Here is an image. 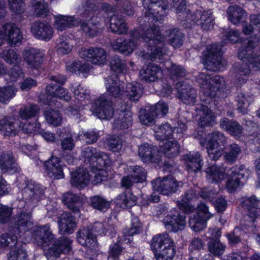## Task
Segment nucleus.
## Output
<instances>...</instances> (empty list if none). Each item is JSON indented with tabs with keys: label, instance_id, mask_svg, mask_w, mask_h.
Instances as JSON below:
<instances>
[{
	"label": "nucleus",
	"instance_id": "14",
	"mask_svg": "<svg viewBox=\"0 0 260 260\" xmlns=\"http://www.w3.org/2000/svg\"><path fill=\"white\" fill-rule=\"evenodd\" d=\"M92 113L102 119H110L114 114L112 102L105 96H100L93 104Z\"/></svg>",
	"mask_w": 260,
	"mask_h": 260
},
{
	"label": "nucleus",
	"instance_id": "7",
	"mask_svg": "<svg viewBox=\"0 0 260 260\" xmlns=\"http://www.w3.org/2000/svg\"><path fill=\"white\" fill-rule=\"evenodd\" d=\"M85 162L96 170H105L110 160L109 156L104 152L98 151L93 147H87L82 152Z\"/></svg>",
	"mask_w": 260,
	"mask_h": 260
},
{
	"label": "nucleus",
	"instance_id": "45",
	"mask_svg": "<svg viewBox=\"0 0 260 260\" xmlns=\"http://www.w3.org/2000/svg\"><path fill=\"white\" fill-rule=\"evenodd\" d=\"M251 97L244 93H239L236 97L237 110L242 114H246L248 112V108L251 100Z\"/></svg>",
	"mask_w": 260,
	"mask_h": 260
},
{
	"label": "nucleus",
	"instance_id": "36",
	"mask_svg": "<svg viewBox=\"0 0 260 260\" xmlns=\"http://www.w3.org/2000/svg\"><path fill=\"white\" fill-rule=\"evenodd\" d=\"M110 28L112 32L118 35L126 34L128 30L124 20L121 16L115 15L111 17Z\"/></svg>",
	"mask_w": 260,
	"mask_h": 260
},
{
	"label": "nucleus",
	"instance_id": "42",
	"mask_svg": "<svg viewBox=\"0 0 260 260\" xmlns=\"http://www.w3.org/2000/svg\"><path fill=\"white\" fill-rule=\"evenodd\" d=\"M205 172L213 181L218 182L224 178L225 169L220 166L212 165L208 167Z\"/></svg>",
	"mask_w": 260,
	"mask_h": 260
},
{
	"label": "nucleus",
	"instance_id": "52",
	"mask_svg": "<svg viewBox=\"0 0 260 260\" xmlns=\"http://www.w3.org/2000/svg\"><path fill=\"white\" fill-rule=\"evenodd\" d=\"M95 20L94 17H92L88 21L81 23L82 29L86 36L93 37L96 35L99 30V23L95 22Z\"/></svg>",
	"mask_w": 260,
	"mask_h": 260
},
{
	"label": "nucleus",
	"instance_id": "2",
	"mask_svg": "<svg viewBox=\"0 0 260 260\" xmlns=\"http://www.w3.org/2000/svg\"><path fill=\"white\" fill-rule=\"evenodd\" d=\"M202 94L200 109L203 112L199 120L201 127L213 126L216 123V117L211 109L215 107L214 98L219 93L224 92L227 86L224 79L219 76H213L205 72L200 73L197 77Z\"/></svg>",
	"mask_w": 260,
	"mask_h": 260
},
{
	"label": "nucleus",
	"instance_id": "34",
	"mask_svg": "<svg viewBox=\"0 0 260 260\" xmlns=\"http://www.w3.org/2000/svg\"><path fill=\"white\" fill-rule=\"evenodd\" d=\"M227 13L229 20L235 25L244 21L247 17L246 12L238 6H230Z\"/></svg>",
	"mask_w": 260,
	"mask_h": 260
},
{
	"label": "nucleus",
	"instance_id": "10",
	"mask_svg": "<svg viewBox=\"0 0 260 260\" xmlns=\"http://www.w3.org/2000/svg\"><path fill=\"white\" fill-rule=\"evenodd\" d=\"M182 15L183 17H185V21L189 23L192 22L195 23L206 30L212 28L214 24L212 14L210 11H203L202 9L200 8L192 14L183 12Z\"/></svg>",
	"mask_w": 260,
	"mask_h": 260
},
{
	"label": "nucleus",
	"instance_id": "48",
	"mask_svg": "<svg viewBox=\"0 0 260 260\" xmlns=\"http://www.w3.org/2000/svg\"><path fill=\"white\" fill-rule=\"evenodd\" d=\"M90 204L93 208L101 212H105L110 206V202L106 199L100 196L90 197Z\"/></svg>",
	"mask_w": 260,
	"mask_h": 260
},
{
	"label": "nucleus",
	"instance_id": "39",
	"mask_svg": "<svg viewBox=\"0 0 260 260\" xmlns=\"http://www.w3.org/2000/svg\"><path fill=\"white\" fill-rule=\"evenodd\" d=\"M44 115L47 123L54 126H59L62 121V116L59 112L50 108L44 111Z\"/></svg>",
	"mask_w": 260,
	"mask_h": 260
},
{
	"label": "nucleus",
	"instance_id": "1",
	"mask_svg": "<svg viewBox=\"0 0 260 260\" xmlns=\"http://www.w3.org/2000/svg\"><path fill=\"white\" fill-rule=\"evenodd\" d=\"M143 5L145 10L144 22L147 23L144 24L141 30H134L132 33L131 39H116L112 43V47L115 50L128 55L132 53L143 40L148 44L146 46L148 51L141 52L142 59L162 63L161 57L164 53L161 46L165 38L161 36L159 29L155 23L157 21L159 14L167 10L169 6L168 3L163 0H143Z\"/></svg>",
	"mask_w": 260,
	"mask_h": 260
},
{
	"label": "nucleus",
	"instance_id": "61",
	"mask_svg": "<svg viewBox=\"0 0 260 260\" xmlns=\"http://www.w3.org/2000/svg\"><path fill=\"white\" fill-rule=\"evenodd\" d=\"M235 70L236 76L238 79V83L239 84L245 83L250 73L249 66H239V68H235Z\"/></svg>",
	"mask_w": 260,
	"mask_h": 260
},
{
	"label": "nucleus",
	"instance_id": "16",
	"mask_svg": "<svg viewBox=\"0 0 260 260\" xmlns=\"http://www.w3.org/2000/svg\"><path fill=\"white\" fill-rule=\"evenodd\" d=\"M31 214L29 212L22 211L13 218L12 224V230L14 234L20 235L21 233L28 231L32 226L30 221Z\"/></svg>",
	"mask_w": 260,
	"mask_h": 260
},
{
	"label": "nucleus",
	"instance_id": "17",
	"mask_svg": "<svg viewBox=\"0 0 260 260\" xmlns=\"http://www.w3.org/2000/svg\"><path fill=\"white\" fill-rule=\"evenodd\" d=\"M44 167L49 177L53 179H60L64 177L63 164L59 158L51 156L44 162Z\"/></svg>",
	"mask_w": 260,
	"mask_h": 260
},
{
	"label": "nucleus",
	"instance_id": "49",
	"mask_svg": "<svg viewBox=\"0 0 260 260\" xmlns=\"http://www.w3.org/2000/svg\"><path fill=\"white\" fill-rule=\"evenodd\" d=\"M40 110V108L37 105L30 104L21 108L19 112V116L22 119L27 120L36 116Z\"/></svg>",
	"mask_w": 260,
	"mask_h": 260
},
{
	"label": "nucleus",
	"instance_id": "23",
	"mask_svg": "<svg viewBox=\"0 0 260 260\" xmlns=\"http://www.w3.org/2000/svg\"><path fill=\"white\" fill-rule=\"evenodd\" d=\"M59 230L64 234H71L77 228L76 219L69 212H65L61 214L57 220Z\"/></svg>",
	"mask_w": 260,
	"mask_h": 260
},
{
	"label": "nucleus",
	"instance_id": "58",
	"mask_svg": "<svg viewBox=\"0 0 260 260\" xmlns=\"http://www.w3.org/2000/svg\"><path fill=\"white\" fill-rule=\"evenodd\" d=\"M167 71L170 78L174 81L184 78L186 75V70L182 66H170Z\"/></svg>",
	"mask_w": 260,
	"mask_h": 260
},
{
	"label": "nucleus",
	"instance_id": "3",
	"mask_svg": "<svg viewBox=\"0 0 260 260\" xmlns=\"http://www.w3.org/2000/svg\"><path fill=\"white\" fill-rule=\"evenodd\" d=\"M156 260H173L176 254V245L167 233L154 236L150 243Z\"/></svg>",
	"mask_w": 260,
	"mask_h": 260
},
{
	"label": "nucleus",
	"instance_id": "26",
	"mask_svg": "<svg viewBox=\"0 0 260 260\" xmlns=\"http://www.w3.org/2000/svg\"><path fill=\"white\" fill-rule=\"evenodd\" d=\"M34 236L35 241L39 246L48 245L55 239L48 224L36 227Z\"/></svg>",
	"mask_w": 260,
	"mask_h": 260
},
{
	"label": "nucleus",
	"instance_id": "55",
	"mask_svg": "<svg viewBox=\"0 0 260 260\" xmlns=\"http://www.w3.org/2000/svg\"><path fill=\"white\" fill-rule=\"evenodd\" d=\"M141 227L142 225L138 217H133L132 219L131 227L125 228L123 230V235L125 237V239H127L128 241H130V239L128 237L139 233Z\"/></svg>",
	"mask_w": 260,
	"mask_h": 260
},
{
	"label": "nucleus",
	"instance_id": "37",
	"mask_svg": "<svg viewBox=\"0 0 260 260\" xmlns=\"http://www.w3.org/2000/svg\"><path fill=\"white\" fill-rule=\"evenodd\" d=\"M208 251L216 257L221 256L224 252L226 246L225 244L220 242V240L215 238H209L207 243Z\"/></svg>",
	"mask_w": 260,
	"mask_h": 260
},
{
	"label": "nucleus",
	"instance_id": "47",
	"mask_svg": "<svg viewBox=\"0 0 260 260\" xmlns=\"http://www.w3.org/2000/svg\"><path fill=\"white\" fill-rule=\"evenodd\" d=\"M142 87L137 82L128 83L126 84L125 92L132 101L137 102L142 93Z\"/></svg>",
	"mask_w": 260,
	"mask_h": 260
},
{
	"label": "nucleus",
	"instance_id": "19",
	"mask_svg": "<svg viewBox=\"0 0 260 260\" xmlns=\"http://www.w3.org/2000/svg\"><path fill=\"white\" fill-rule=\"evenodd\" d=\"M77 238L78 242L84 247L90 249H96L98 247L96 237L90 226L80 229L77 233Z\"/></svg>",
	"mask_w": 260,
	"mask_h": 260
},
{
	"label": "nucleus",
	"instance_id": "29",
	"mask_svg": "<svg viewBox=\"0 0 260 260\" xmlns=\"http://www.w3.org/2000/svg\"><path fill=\"white\" fill-rule=\"evenodd\" d=\"M0 169L2 174H12L19 172V168L14 157L0 150Z\"/></svg>",
	"mask_w": 260,
	"mask_h": 260
},
{
	"label": "nucleus",
	"instance_id": "24",
	"mask_svg": "<svg viewBox=\"0 0 260 260\" xmlns=\"http://www.w3.org/2000/svg\"><path fill=\"white\" fill-rule=\"evenodd\" d=\"M221 47L214 44L210 48L204 52L202 57V63L204 65H222L221 61Z\"/></svg>",
	"mask_w": 260,
	"mask_h": 260
},
{
	"label": "nucleus",
	"instance_id": "22",
	"mask_svg": "<svg viewBox=\"0 0 260 260\" xmlns=\"http://www.w3.org/2000/svg\"><path fill=\"white\" fill-rule=\"evenodd\" d=\"M6 42L11 46L21 44L23 36L20 29L14 23H6L3 25Z\"/></svg>",
	"mask_w": 260,
	"mask_h": 260
},
{
	"label": "nucleus",
	"instance_id": "56",
	"mask_svg": "<svg viewBox=\"0 0 260 260\" xmlns=\"http://www.w3.org/2000/svg\"><path fill=\"white\" fill-rule=\"evenodd\" d=\"M17 91V89L13 86L0 88V102L3 104H7L15 96Z\"/></svg>",
	"mask_w": 260,
	"mask_h": 260
},
{
	"label": "nucleus",
	"instance_id": "41",
	"mask_svg": "<svg viewBox=\"0 0 260 260\" xmlns=\"http://www.w3.org/2000/svg\"><path fill=\"white\" fill-rule=\"evenodd\" d=\"M185 160L189 170L196 172L202 168L203 159L199 152L187 155Z\"/></svg>",
	"mask_w": 260,
	"mask_h": 260
},
{
	"label": "nucleus",
	"instance_id": "27",
	"mask_svg": "<svg viewBox=\"0 0 260 260\" xmlns=\"http://www.w3.org/2000/svg\"><path fill=\"white\" fill-rule=\"evenodd\" d=\"M31 31L36 38L45 41L49 40L53 36L51 26L41 21L35 22L32 24Z\"/></svg>",
	"mask_w": 260,
	"mask_h": 260
},
{
	"label": "nucleus",
	"instance_id": "13",
	"mask_svg": "<svg viewBox=\"0 0 260 260\" xmlns=\"http://www.w3.org/2000/svg\"><path fill=\"white\" fill-rule=\"evenodd\" d=\"M240 205L247 212V217L249 218L248 222L251 226H255L254 221L260 216V200L255 195L250 197H244L240 199Z\"/></svg>",
	"mask_w": 260,
	"mask_h": 260
},
{
	"label": "nucleus",
	"instance_id": "54",
	"mask_svg": "<svg viewBox=\"0 0 260 260\" xmlns=\"http://www.w3.org/2000/svg\"><path fill=\"white\" fill-rule=\"evenodd\" d=\"M31 4L34 13L37 16L44 17L47 15L48 6L44 0H32Z\"/></svg>",
	"mask_w": 260,
	"mask_h": 260
},
{
	"label": "nucleus",
	"instance_id": "62",
	"mask_svg": "<svg viewBox=\"0 0 260 260\" xmlns=\"http://www.w3.org/2000/svg\"><path fill=\"white\" fill-rule=\"evenodd\" d=\"M155 118L150 108L140 112L139 119L141 122L144 125H149L153 123Z\"/></svg>",
	"mask_w": 260,
	"mask_h": 260
},
{
	"label": "nucleus",
	"instance_id": "51",
	"mask_svg": "<svg viewBox=\"0 0 260 260\" xmlns=\"http://www.w3.org/2000/svg\"><path fill=\"white\" fill-rule=\"evenodd\" d=\"M167 34L168 41L174 48H178L182 45L184 36L178 29L175 28L170 30L167 31Z\"/></svg>",
	"mask_w": 260,
	"mask_h": 260
},
{
	"label": "nucleus",
	"instance_id": "8",
	"mask_svg": "<svg viewBox=\"0 0 260 260\" xmlns=\"http://www.w3.org/2000/svg\"><path fill=\"white\" fill-rule=\"evenodd\" d=\"M259 41V38L256 36L248 38L246 43L240 47L239 50V58L245 63L260 64V55H256L254 52V48Z\"/></svg>",
	"mask_w": 260,
	"mask_h": 260
},
{
	"label": "nucleus",
	"instance_id": "31",
	"mask_svg": "<svg viewBox=\"0 0 260 260\" xmlns=\"http://www.w3.org/2000/svg\"><path fill=\"white\" fill-rule=\"evenodd\" d=\"M219 123L221 128L232 136L240 137L242 134L243 127L237 121L224 117Z\"/></svg>",
	"mask_w": 260,
	"mask_h": 260
},
{
	"label": "nucleus",
	"instance_id": "40",
	"mask_svg": "<svg viewBox=\"0 0 260 260\" xmlns=\"http://www.w3.org/2000/svg\"><path fill=\"white\" fill-rule=\"evenodd\" d=\"M137 198L128 191L119 194L116 198V203L122 208H129L136 204Z\"/></svg>",
	"mask_w": 260,
	"mask_h": 260
},
{
	"label": "nucleus",
	"instance_id": "32",
	"mask_svg": "<svg viewBox=\"0 0 260 260\" xmlns=\"http://www.w3.org/2000/svg\"><path fill=\"white\" fill-rule=\"evenodd\" d=\"M24 59L29 64H36L43 63L44 54L33 48H27L22 52Z\"/></svg>",
	"mask_w": 260,
	"mask_h": 260
},
{
	"label": "nucleus",
	"instance_id": "44",
	"mask_svg": "<svg viewBox=\"0 0 260 260\" xmlns=\"http://www.w3.org/2000/svg\"><path fill=\"white\" fill-rule=\"evenodd\" d=\"M0 57L9 64H18L21 61L20 55L14 49L10 48H5L1 50Z\"/></svg>",
	"mask_w": 260,
	"mask_h": 260
},
{
	"label": "nucleus",
	"instance_id": "43",
	"mask_svg": "<svg viewBox=\"0 0 260 260\" xmlns=\"http://www.w3.org/2000/svg\"><path fill=\"white\" fill-rule=\"evenodd\" d=\"M16 123L11 118H5L0 120V131L4 136H15L17 133Z\"/></svg>",
	"mask_w": 260,
	"mask_h": 260
},
{
	"label": "nucleus",
	"instance_id": "15",
	"mask_svg": "<svg viewBox=\"0 0 260 260\" xmlns=\"http://www.w3.org/2000/svg\"><path fill=\"white\" fill-rule=\"evenodd\" d=\"M79 55L85 60L96 65L104 64L107 58L105 51L100 47H91L88 49L82 47L79 50Z\"/></svg>",
	"mask_w": 260,
	"mask_h": 260
},
{
	"label": "nucleus",
	"instance_id": "30",
	"mask_svg": "<svg viewBox=\"0 0 260 260\" xmlns=\"http://www.w3.org/2000/svg\"><path fill=\"white\" fill-rule=\"evenodd\" d=\"M25 191L32 203H37L45 198V188L35 182H29Z\"/></svg>",
	"mask_w": 260,
	"mask_h": 260
},
{
	"label": "nucleus",
	"instance_id": "6",
	"mask_svg": "<svg viewBox=\"0 0 260 260\" xmlns=\"http://www.w3.org/2000/svg\"><path fill=\"white\" fill-rule=\"evenodd\" d=\"M111 76L106 80L107 91L114 97L117 98L123 94L124 85L121 83L119 77L126 72L125 66H110Z\"/></svg>",
	"mask_w": 260,
	"mask_h": 260
},
{
	"label": "nucleus",
	"instance_id": "25",
	"mask_svg": "<svg viewBox=\"0 0 260 260\" xmlns=\"http://www.w3.org/2000/svg\"><path fill=\"white\" fill-rule=\"evenodd\" d=\"M163 76V72L159 66H146L140 71V77L142 80L148 82L156 81V84L162 82Z\"/></svg>",
	"mask_w": 260,
	"mask_h": 260
},
{
	"label": "nucleus",
	"instance_id": "59",
	"mask_svg": "<svg viewBox=\"0 0 260 260\" xmlns=\"http://www.w3.org/2000/svg\"><path fill=\"white\" fill-rule=\"evenodd\" d=\"M150 110L156 117H161L168 112V106L163 101H159L155 105L150 107Z\"/></svg>",
	"mask_w": 260,
	"mask_h": 260
},
{
	"label": "nucleus",
	"instance_id": "57",
	"mask_svg": "<svg viewBox=\"0 0 260 260\" xmlns=\"http://www.w3.org/2000/svg\"><path fill=\"white\" fill-rule=\"evenodd\" d=\"M40 123L35 121L34 122H20L18 133L22 132L26 134H29L37 132L40 129Z\"/></svg>",
	"mask_w": 260,
	"mask_h": 260
},
{
	"label": "nucleus",
	"instance_id": "64",
	"mask_svg": "<svg viewBox=\"0 0 260 260\" xmlns=\"http://www.w3.org/2000/svg\"><path fill=\"white\" fill-rule=\"evenodd\" d=\"M81 136L87 144L95 143L100 138V135L98 132L94 130H89L82 132Z\"/></svg>",
	"mask_w": 260,
	"mask_h": 260
},
{
	"label": "nucleus",
	"instance_id": "50",
	"mask_svg": "<svg viewBox=\"0 0 260 260\" xmlns=\"http://www.w3.org/2000/svg\"><path fill=\"white\" fill-rule=\"evenodd\" d=\"M240 147L235 143L229 145L224 156V159L229 163L233 164L241 153Z\"/></svg>",
	"mask_w": 260,
	"mask_h": 260
},
{
	"label": "nucleus",
	"instance_id": "12",
	"mask_svg": "<svg viewBox=\"0 0 260 260\" xmlns=\"http://www.w3.org/2000/svg\"><path fill=\"white\" fill-rule=\"evenodd\" d=\"M73 241L69 237H61L55 241L45 252L48 260H55L61 254H68L72 249Z\"/></svg>",
	"mask_w": 260,
	"mask_h": 260
},
{
	"label": "nucleus",
	"instance_id": "11",
	"mask_svg": "<svg viewBox=\"0 0 260 260\" xmlns=\"http://www.w3.org/2000/svg\"><path fill=\"white\" fill-rule=\"evenodd\" d=\"M151 184L154 190L164 195L175 192L179 187L183 185L181 181H177L171 175H168L162 179L158 177L152 181Z\"/></svg>",
	"mask_w": 260,
	"mask_h": 260
},
{
	"label": "nucleus",
	"instance_id": "28",
	"mask_svg": "<svg viewBox=\"0 0 260 260\" xmlns=\"http://www.w3.org/2000/svg\"><path fill=\"white\" fill-rule=\"evenodd\" d=\"M61 201L70 210L79 216L80 210L83 203L82 198L75 193L68 192L62 194Z\"/></svg>",
	"mask_w": 260,
	"mask_h": 260
},
{
	"label": "nucleus",
	"instance_id": "18",
	"mask_svg": "<svg viewBox=\"0 0 260 260\" xmlns=\"http://www.w3.org/2000/svg\"><path fill=\"white\" fill-rule=\"evenodd\" d=\"M178 98L186 105L193 104L196 102V90L190 85L184 82H178L176 84Z\"/></svg>",
	"mask_w": 260,
	"mask_h": 260
},
{
	"label": "nucleus",
	"instance_id": "38",
	"mask_svg": "<svg viewBox=\"0 0 260 260\" xmlns=\"http://www.w3.org/2000/svg\"><path fill=\"white\" fill-rule=\"evenodd\" d=\"M55 27L58 30L62 31L67 27H71L78 23L73 16L59 15L55 16Z\"/></svg>",
	"mask_w": 260,
	"mask_h": 260
},
{
	"label": "nucleus",
	"instance_id": "21",
	"mask_svg": "<svg viewBox=\"0 0 260 260\" xmlns=\"http://www.w3.org/2000/svg\"><path fill=\"white\" fill-rule=\"evenodd\" d=\"M139 156L145 162L158 163L161 157L156 147L145 143L141 145L138 150Z\"/></svg>",
	"mask_w": 260,
	"mask_h": 260
},
{
	"label": "nucleus",
	"instance_id": "9",
	"mask_svg": "<svg viewBox=\"0 0 260 260\" xmlns=\"http://www.w3.org/2000/svg\"><path fill=\"white\" fill-rule=\"evenodd\" d=\"M227 174L226 187L229 191H232L244 185L248 171L244 165H236L232 167Z\"/></svg>",
	"mask_w": 260,
	"mask_h": 260
},
{
	"label": "nucleus",
	"instance_id": "20",
	"mask_svg": "<svg viewBox=\"0 0 260 260\" xmlns=\"http://www.w3.org/2000/svg\"><path fill=\"white\" fill-rule=\"evenodd\" d=\"M162 221L167 230L174 233L183 230L186 225L184 213L168 215L164 217Z\"/></svg>",
	"mask_w": 260,
	"mask_h": 260
},
{
	"label": "nucleus",
	"instance_id": "35",
	"mask_svg": "<svg viewBox=\"0 0 260 260\" xmlns=\"http://www.w3.org/2000/svg\"><path fill=\"white\" fill-rule=\"evenodd\" d=\"M133 123L132 113L129 111L121 110L119 117L114 122L115 128L124 129L132 126Z\"/></svg>",
	"mask_w": 260,
	"mask_h": 260
},
{
	"label": "nucleus",
	"instance_id": "4",
	"mask_svg": "<svg viewBox=\"0 0 260 260\" xmlns=\"http://www.w3.org/2000/svg\"><path fill=\"white\" fill-rule=\"evenodd\" d=\"M173 136V131L171 125L166 123L159 126L156 132L155 137L160 141V151L169 158H173L179 153L180 146L176 140L170 141L169 139Z\"/></svg>",
	"mask_w": 260,
	"mask_h": 260
},
{
	"label": "nucleus",
	"instance_id": "60",
	"mask_svg": "<svg viewBox=\"0 0 260 260\" xmlns=\"http://www.w3.org/2000/svg\"><path fill=\"white\" fill-rule=\"evenodd\" d=\"M209 141L207 145L219 146L220 143L224 144L226 141V138L223 134L219 131H214L209 134Z\"/></svg>",
	"mask_w": 260,
	"mask_h": 260
},
{
	"label": "nucleus",
	"instance_id": "63",
	"mask_svg": "<svg viewBox=\"0 0 260 260\" xmlns=\"http://www.w3.org/2000/svg\"><path fill=\"white\" fill-rule=\"evenodd\" d=\"M243 234L244 232L240 228H235L232 233L226 236L229 244L236 245L240 243Z\"/></svg>",
	"mask_w": 260,
	"mask_h": 260
},
{
	"label": "nucleus",
	"instance_id": "46",
	"mask_svg": "<svg viewBox=\"0 0 260 260\" xmlns=\"http://www.w3.org/2000/svg\"><path fill=\"white\" fill-rule=\"evenodd\" d=\"M208 220L199 215L192 214L189 218L188 224L194 232H198L206 227Z\"/></svg>",
	"mask_w": 260,
	"mask_h": 260
},
{
	"label": "nucleus",
	"instance_id": "33",
	"mask_svg": "<svg viewBox=\"0 0 260 260\" xmlns=\"http://www.w3.org/2000/svg\"><path fill=\"white\" fill-rule=\"evenodd\" d=\"M71 181L73 185L84 187L89 181V175L88 171L83 169H79L71 174Z\"/></svg>",
	"mask_w": 260,
	"mask_h": 260
},
{
	"label": "nucleus",
	"instance_id": "53",
	"mask_svg": "<svg viewBox=\"0 0 260 260\" xmlns=\"http://www.w3.org/2000/svg\"><path fill=\"white\" fill-rule=\"evenodd\" d=\"M128 170L129 175L137 183H142L145 181L147 173L143 167L138 166H130Z\"/></svg>",
	"mask_w": 260,
	"mask_h": 260
},
{
	"label": "nucleus",
	"instance_id": "5",
	"mask_svg": "<svg viewBox=\"0 0 260 260\" xmlns=\"http://www.w3.org/2000/svg\"><path fill=\"white\" fill-rule=\"evenodd\" d=\"M6 234L0 236V246L12 250L8 254V260H26L27 253L24 247L18 242V234Z\"/></svg>",
	"mask_w": 260,
	"mask_h": 260
}]
</instances>
